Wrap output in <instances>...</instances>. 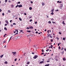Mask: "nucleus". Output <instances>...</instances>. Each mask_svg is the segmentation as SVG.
<instances>
[{"label": "nucleus", "mask_w": 66, "mask_h": 66, "mask_svg": "<svg viewBox=\"0 0 66 66\" xmlns=\"http://www.w3.org/2000/svg\"><path fill=\"white\" fill-rule=\"evenodd\" d=\"M58 46H60V43H58Z\"/></svg>", "instance_id": "obj_48"}, {"label": "nucleus", "mask_w": 66, "mask_h": 66, "mask_svg": "<svg viewBox=\"0 0 66 66\" xmlns=\"http://www.w3.org/2000/svg\"><path fill=\"white\" fill-rule=\"evenodd\" d=\"M12 37H13V36H12L10 38V39H11V38H12Z\"/></svg>", "instance_id": "obj_53"}, {"label": "nucleus", "mask_w": 66, "mask_h": 66, "mask_svg": "<svg viewBox=\"0 0 66 66\" xmlns=\"http://www.w3.org/2000/svg\"><path fill=\"white\" fill-rule=\"evenodd\" d=\"M12 20H11L10 21V22H12Z\"/></svg>", "instance_id": "obj_51"}, {"label": "nucleus", "mask_w": 66, "mask_h": 66, "mask_svg": "<svg viewBox=\"0 0 66 66\" xmlns=\"http://www.w3.org/2000/svg\"><path fill=\"white\" fill-rule=\"evenodd\" d=\"M60 6L61 7H62L63 6V4H60Z\"/></svg>", "instance_id": "obj_14"}, {"label": "nucleus", "mask_w": 66, "mask_h": 66, "mask_svg": "<svg viewBox=\"0 0 66 66\" xmlns=\"http://www.w3.org/2000/svg\"><path fill=\"white\" fill-rule=\"evenodd\" d=\"M63 61H65L66 60V59L65 58H63Z\"/></svg>", "instance_id": "obj_12"}, {"label": "nucleus", "mask_w": 66, "mask_h": 66, "mask_svg": "<svg viewBox=\"0 0 66 66\" xmlns=\"http://www.w3.org/2000/svg\"><path fill=\"white\" fill-rule=\"evenodd\" d=\"M50 37L51 38H52V36H50Z\"/></svg>", "instance_id": "obj_57"}, {"label": "nucleus", "mask_w": 66, "mask_h": 66, "mask_svg": "<svg viewBox=\"0 0 66 66\" xmlns=\"http://www.w3.org/2000/svg\"><path fill=\"white\" fill-rule=\"evenodd\" d=\"M7 24H5V26H7Z\"/></svg>", "instance_id": "obj_42"}, {"label": "nucleus", "mask_w": 66, "mask_h": 66, "mask_svg": "<svg viewBox=\"0 0 66 66\" xmlns=\"http://www.w3.org/2000/svg\"><path fill=\"white\" fill-rule=\"evenodd\" d=\"M4 29L5 30H6V31H7V29H6V27H4Z\"/></svg>", "instance_id": "obj_11"}, {"label": "nucleus", "mask_w": 66, "mask_h": 66, "mask_svg": "<svg viewBox=\"0 0 66 66\" xmlns=\"http://www.w3.org/2000/svg\"><path fill=\"white\" fill-rule=\"evenodd\" d=\"M9 2H11V1H9Z\"/></svg>", "instance_id": "obj_64"}, {"label": "nucleus", "mask_w": 66, "mask_h": 66, "mask_svg": "<svg viewBox=\"0 0 66 66\" xmlns=\"http://www.w3.org/2000/svg\"><path fill=\"white\" fill-rule=\"evenodd\" d=\"M51 48H52V47H53V46L52 45H51Z\"/></svg>", "instance_id": "obj_23"}, {"label": "nucleus", "mask_w": 66, "mask_h": 66, "mask_svg": "<svg viewBox=\"0 0 66 66\" xmlns=\"http://www.w3.org/2000/svg\"><path fill=\"white\" fill-rule=\"evenodd\" d=\"M29 28L30 29H33V27L32 26H30Z\"/></svg>", "instance_id": "obj_6"}, {"label": "nucleus", "mask_w": 66, "mask_h": 66, "mask_svg": "<svg viewBox=\"0 0 66 66\" xmlns=\"http://www.w3.org/2000/svg\"><path fill=\"white\" fill-rule=\"evenodd\" d=\"M15 31H16L17 32H18V30H15Z\"/></svg>", "instance_id": "obj_31"}, {"label": "nucleus", "mask_w": 66, "mask_h": 66, "mask_svg": "<svg viewBox=\"0 0 66 66\" xmlns=\"http://www.w3.org/2000/svg\"><path fill=\"white\" fill-rule=\"evenodd\" d=\"M44 62L42 61H41L40 62V64H42V63H44Z\"/></svg>", "instance_id": "obj_8"}, {"label": "nucleus", "mask_w": 66, "mask_h": 66, "mask_svg": "<svg viewBox=\"0 0 66 66\" xmlns=\"http://www.w3.org/2000/svg\"><path fill=\"white\" fill-rule=\"evenodd\" d=\"M49 66V64H46L45 65V66Z\"/></svg>", "instance_id": "obj_17"}, {"label": "nucleus", "mask_w": 66, "mask_h": 66, "mask_svg": "<svg viewBox=\"0 0 66 66\" xmlns=\"http://www.w3.org/2000/svg\"><path fill=\"white\" fill-rule=\"evenodd\" d=\"M29 63H30V62H28L27 63V64H29Z\"/></svg>", "instance_id": "obj_35"}, {"label": "nucleus", "mask_w": 66, "mask_h": 66, "mask_svg": "<svg viewBox=\"0 0 66 66\" xmlns=\"http://www.w3.org/2000/svg\"><path fill=\"white\" fill-rule=\"evenodd\" d=\"M50 30H48L47 31V33H49V32Z\"/></svg>", "instance_id": "obj_54"}, {"label": "nucleus", "mask_w": 66, "mask_h": 66, "mask_svg": "<svg viewBox=\"0 0 66 66\" xmlns=\"http://www.w3.org/2000/svg\"><path fill=\"white\" fill-rule=\"evenodd\" d=\"M20 2H18V4H20Z\"/></svg>", "instance_id": "obj_45"}, {"label": "nucleus", "mask_w": 66, "mask_h": 66, "mask_svg": "<svg viewBox=\"0 0 66 66\" xmlns=\"http://www.w3.org/2000/svg\"><path fill=\"white\" fill-rule=\"evenodd\" d=\"M64 50H65V51H66V48H64Z\"/></svg>", "instance_id": "obj_60"}, {"label": "nucleus", "mask_w": 66, "mask_h": 66, "mask_svg": "<svg viewBox=\"0 0 66 66\" xmlns=\"http://www.w3.org/2000/svg\"><path fill=\"white\" fill-rule=\"evenodd\" d=\"M37 21H36V22H35V24H37Z\"/></svg>", "instance_id": "obj_44"}, {"label": "nucleus", "mask_w": 66, "mask_h": 66, "mask_svg": "<svg viewBox=\"0 0 66 66\" xmlns=\"http://www.w3.org/2000/svg\"><path fill=\"white\" fill-rule=\"evenodd\" d=\"M8 12H9V13H11V11L10 10H8Z\"/></svg>", "instance_id": "obj_43"}, {"label": "nucleus", "mask_w": 66, "mask_h": 66, "mask_svg": "<svg viewBox=\"0 0 66 66\" xmlns=\"http://www.w3.org/2000/svg\"><path fill=\"white\" fill-rule=\"evenodd\" d=\"M36 34H37V33H38V32L36 31Z\"/></svg>", "instance_id": "obj_56"}, {"label": "nucleus", "mask_w": 66, "mask_h": 66, "mask_svg": "<svg viewBox=\"0 0 66 66\" xmlns=\"http://www.w3.org/2000/svg\"><path fill=\"white\" fill-rule=\"evenodd\" d=\"M32 18V16L29 17V18Z\"/></svg>", "instance_id": "obj_55"}, {"label": "nucleus", "mask_w": 66, "mask_h": 66, "mask_svg": "<svg viewBox=\"0 0 66 66\" xmlns=\"http://www.w3.org/2000/svg\"><path fill=\"white\" fill-rule=\"evenodd\" d=\"M63 40H65V38H63Z\"/></svg>", "instance_id": "obj_25"}, {"label": "nucleus", "mask_w": 66, "mask_h": 66, "mask_svg": "<svg viewBox=\"0 0 66 66\" xmlns=\"http://www.w3.org/2000/svg\"><path fill=\"white\" fill-rule=\"evenodd\" d=\"M24 14L25 15H27V14H26V13H24Z\"/></svg>", "instance_id": "obj_59"}, {"label": "nucleus", "mask_w": 66, "mask_h": 66, "mask_svg": "<svg viewBox=\"0 0 66 66\" xmlns=\"http://www.w3.org/2000/svg\"><path fill=\"white\" fill-rule=\"evenodd\" d=\"M3 55H1L0 56L1 58H2V57H3Z\"/></svg>", "instance_id": "obj_15"}, {"label": "nucleus", "mask_w": 66, "mask_h": 66, "mask_svg": "<svg viewBox=\"0 0 66 66\" xmlns=\"http://www.w3.org/2000/svg\"><path fill=\"white\" fill-rule=\"evenodd\" d=\"M18 6L19 7V5H17L16 6H15V7H17Z\"/></svg>", "instance_id": "obj_39"}, {"label": "nucleus", "mask_w": 66, "mask_h": 66, "mask_svg": "<svg viewBox=\"0 0 66 66\" xmlns=\"http://www.w3.org/2000/svg\"><path fill=\"white\" fill-rule=\"evenodd\" d=\"M42 6H44V5H45V3H44L43 2L42 3Z\"/></svg>", "instance_id": "obj_5"}, {"label": "nucleus", "mask_w": 66, "mask_h": 66, "mask_svg": "<svg viewBox=\"0 0 66 66\" xmlns=\"http://www.w3.org/2000/svg\"><path fill=\"white\" fill-rule=\"evenodd\" d=\"M48 23H50H50H51V22L50 21H49Z\"/></svg>", "instance_id": "obj_21"}, {"label": "nucleus", "mask_w": 66, "mask_h": 66, "mask_svg": "<svg viewBox=\"0 0 66 66\" xmlns=\"http://www.w3.org/2000/svg\"><path fill=\"white\" fill-rule=\"evenodd\" d=\"M30 42H31V39H29Z\"/></svg>", "instance_id": "obj_47"}, {"label": "nucleus", "mask_w": 66, "mask_h": 66, "mask_svg": "<svg viewBox=\"0 0 66 66\" xmlns=\"http://www.w3.org/2000/svg\"><path fill=\"white\" fill-rule=\"evenodd\" d=\"M51 20H54V19L53 18H52L51 19Z\"/></svg>", "instance_id": "obj_33"}, {"label": "nucleus", "mask_w": 66, "mask_h": 66, "mask_svg": "<svg viewBox=\"0 0 66 66\" xmlns=\"http://www.w3.org/2000/svg\"><path fill=\"white\" fill-rule=\"evenodd\" d=\"M20 31H21V32H22L23 30H20Z\"/></svg>", "instance_id": "obj_52"}, {"label": "nucleus", "mask_w": 66, "mask_h": 66, "mask_svg": "<svg viewBox=\"0 0 66 66\" xmlns=\"http://www.w3.org/2000/svg\"><path fill=\"white\" fill-rule=\"evenodd\" d=\"M13 25H16V23H13Z\"/></svg>", "instance_id": "obj_41"}, {"label": "nucleus", "mask_w": 66, "mask_h": 66, "mask_svg": "<svg viewBox=\"0 0 66 66\" xmlns=\"http://www.w3.org/2000/svg\"><path fill=\"white\" fill-rule=\"evenodd\" d=\"M59 34H62V33H61V32H59Z\"/></svg>", "instance_id": "obj_29"}, {"label": "nucleus", "mask_w": 66, "mask_h": 66, "mask_svg": "<svg viewBox=\"0 0 66 66\" xmlns=\"http://www.w3.org/2000/svg\"><path fill=\"white\" fill-rule=\"evenodd\" d=\"M51 42H53V40L52 39H51Z\"/></svg>", "instance_id": "obj_37"}, {"label": "nucleus", "mask_w": 66, "mask_h": 66, "mask_svg": "<svg viewBox=\"0 0 66 66\" xmlns=\"http://www.w3.org/2000/svg\"><path fill=\"white\" fill-rule=\"evenodd\" d=\"M6 42V40H5V41L4 42V43H5Z\"/></svg>", "instance_id": "obj_28"}, {"label": "nucleus", "mask_w": 66, "mask_h": 66, "mask_svg": "<svg viewBox=\"0 0 66 66\" xmlns=\"http://www.w3.org/2000/svg\"><path fill=\"white\" fill-rule=\"evenodd\" d=\"M54 9H53L52 10H51V12H54Z\"/></svg>", "instance_id": "obj_16"}, {"label": "nucleus", "mask_w": 66, "mask_h": 66, "mask_svg": "<svg viewBox=\"0 0 66 66\" xmlns=\"http://www.w3.org/2000/svg\"><path fill=\"white\" fill-rule=\"evenodd\" d=\"M31 3H33V2L31 1Z\"/></svg>", "instance_id": "obj_62"}, {"label": "nucleus", "mask_w": 66, "mask_h": 66, "mask_svg": "<svg viewBox=\"0 0 66 66\" xmlns=\"http://www.w3.org/2000/svg\"><path fill=\"white\" fill-rule=\"evenodd\" d=\"M5 22L7 23V24H8L9 22H8V21H7V20H5Z\"/></svg>", "instance_id": "obj_7"}, {"label": "nucleus", "mask_w": 66, "mask_h": 66, "mask_svg": "<svg viewBox=\"0 0 66 66\" xmlns=\"http://www.w3.org/2000/svg\"><path fill=\"white\" fill-rule=\"evenodd\" d=\"M62 23H63V24H64V25H65V23H64V21H63Z\"/></svg>", "instance_id": "obj_13"}, {"label": "nucleus", "mask_w": 66, "mask_h": 66, "mask_svg": "<svg viewBox=\"0 0 66 66\" xmlns=\"http://www.w3.org/2000/svg\"><path fill=\"white\" fill-rule=\"evenodd\" d=\"M12 53H13V55H15V54H16V52H12Z\"/></svg>", "instance_id": "obj_3"}, {"label": "nucleus", "mask_w": 66, "mask_h": 66, "mask_svg": "<svg viewBox=\"0 0 66 66\" xmlns=\"http://www.w3.org/2000/svg\"><path fill=\"white\" fill-rule=\"evenodd\" d=\"M29 9L30 10H32V8L31 7H29Z\"/></svg>", "instance_id": "obj_9"}, {"label": "nucleus", "mask_w": 66, "mask_h": 66, "mask_svg": "<svg viewBox=\"0 0 66 66\" xmlns=\"http://www.w3.org/2000/svg\"><path fill=\"white\" fill-rule=\"evenodd\" d=\"M55 60L56 61H58V60H57V59H55Z\"/></svg>", "instance_id": "obj_46"}, {"label": "nucleus", "mask_w": 66, "mask_h": 66, "mask_svg": "<svg viewBox=\"0 0 66 66\" xmlns=\"http://www.w3.org/2000/svg\"><path fill=\"white\" fill-rule=\"evenodd\" d=\"M5 64H8V62H7V61H6L4 62Z\"/></svg>", "instance_id": "obj_10"}, {"label": "nucleus", "mask_w": 66, "mask_h": 66, "mask_svg": "<svg viewBox=\"0 0 66 66\" xmlns=\"http://www.w3.org/2000/svg\"><path fill=\"white\" fill-rule=\"evenodd\" d=\"M27 29H29V27H28L27 28H26Z\"/></svg>", "instance_id": "obj_58"}, {"label": "nucleus", "mask_w": 66, "mask_h": 66, "mask_svg": "<svg viewBox=\"0 0 66 66\" xmlns=\"http://www.w3.org/2000/svg\"><path fill=\"white\" fill-rule=\"evenodd\" d=\"M44 54V53H41V55H42V54Z\"/></svg>", "instance_id": "obj_36"}, {"label": "nucleus", "mask_w": 66, "mask_h": 66, "mask_svg": "<svg viewBox=\"0 0 66 66\" xmlns=\"http://www.w3.org/2000/svg\"><path fill=\"white\" fill-rule=\"evenodd\" d=\"M2 15L3 16H4V13H2Z\"/></svg>", "instance_id": "obj_32"}, {"label": "nucleus", "mask_w": 66, "mask_h": 66, "mask_svg": "<svg viewBox=\"0 0 66 66\" xmlns=\"http://www.w3.org/2000/svg\"><path fill=\"white\" fill-rule=\"evenodd\" d=\"M19 20H20V21H21V20H22L20 18H19Z\"/></svg>", "instance_id": "obj_22"}, {"label": "nucleus", "mask_w": 66, "mask_h": 66, "mask_svg": "<svg viewBox=\"0 0 66 66\" xmlns=\"http://www.w3.org/2000/svg\"><path fill=\"white\" fill-rule=\"evenodd\" d=\"M27 32H29V33H30L31 32V31H29V30H27Z\"/></svg>", "instance_id": "obj_18"}, {"label": "nucleus", "mask_w": 66, "mask_h": 66, "mask_svg": "<svg viewBox=\"0 0 66 66\" xmlns=\"http://www.w3.org/2000/svg\"><path fill=\"white\" fill-rule=\"evenodd\" d=\"M51 15H53L54 14V13H53V12H52V13H51Z\"/></svg>", "instance_id": "obj_19"}, {"label": "nucleus", "mask_w": 66, "mask_h": 66, "mask_svg": "<svg viewBox=\"0 0 66 66\" xmlns=\"http://www.w3.org/2000/svg\"><path fill=\"white\" fill-rule=\"evenodd\" d=\"M42 52H44V51L43 50V49H42Z\"/></svg>", "instance_id": "obj_50"}, {"label": "nucleus", "mask_w": 66, "mask_h": 66, "mask_svg": "<svg viewBox=\"0 0 66 66\" xmlns=\"http://www.w3.org/2000/svg\"><path fill=\"white\" fill-rule=\"evenodd\" d=\"M38 57V56L37 55H35V56L34 57V59H36Z\"/></svg>", "instance_id": "obj_1"}, {"label": "nucleus", "mask_w": 66, "mask_h": 66, "mask_svg": "<svg viewBox=\"0 0 66 66\" xmlns=\"http://www.w3.org/2000/svg\"><path fill=\"white\" fill-rule=\"evenodd\" d=\"M6 35H7V34H5V35H4V37H5V36Z\"/></svg>", "instance_id": "obj_27"}, {"label": "nucleus", "mask_w": 66, "mask_h": 66, "mask_svg": "<svg viewBox=\"0 0 66 66\" xmlns=\"http://www.w3.org/2000/svg\"><path fill=\"white\" fill-rule=\"evenodd\" d=\"M64 51H63L61 53V54H63V53H64Z\"/></svg>", "instance_id": "obj_26"}, {"label": "nucleus", "mask_w": 66, "mask_h": 66, "mask_svg": "<svg viewBox=\"0 0 66 66\" xmlns=\"http://www.w3.org/2000/svg\"><path fill=\"white\" fill-rule=\"evenodd\" d=\"M59 50L61 49V48H60V46H59Z\"/></svg>", "instance_id": "obj_30"}, {"label": "nucleus", "mask_w": 66, "mask_h": 66, "mask_svg": "<svg viewBox=\"0 0 66 66\" xmlns=\"http://www.w3.org/2000/svg\"><path fill=\"white\" fill-rule=\"evenodd\" d=\"M63 49H64V47H62V49H61V50H63Z\"/></svg>", "instance_id": "obj_20"}, {"label": "nucleus", "mask_w": 66, "mask_h": 66, "mask_svg": "<svg viewBox=\"0 0 66 66\" xmlns=\"http://www.w3.org/2000/svg\"><path fill=\"white\" fill-rule=\"evenodd\" d=\"M14 61H17V59L16 58L14 60Z\"/></svg>", "instance_id": "obj_38"}, {"label": "nucleus", "mask_w": 66, "mask_h": 66, "mask_svg": "<svg viewBox=\"0 0 66 66\" xmlns=\"http://www.w3.org/2000/svg\"><path fill=\"white\" fill-rule=\"evenodd\" d=\"M32 54H34V53H33V52H32Z\"/></svg>", "instance_id": "obj_61"}, {"label": "nucleus", "mask_w": 66, "mask_h": 66, "mask_svg": "<svg viewBox=\"0 0 66 66\" xmlns=\"http://www.w3.org/2000/svg\"><path fill=\"white\" fill-rule=\"evenodd\" d=\"M29 21L30 22H31V21H32V19L30 20Z\"/></svg>", "instance_id": "obj_34"}, {"label": "nucleus", "mask_w": 66, "mask_h": 66, "mask_svg": "<svg viewBox=\"0 0 66 66\" xmlns=\"http://www.w3.org/2000/svg\"><path fill=\"white\" fill-rule=\"evenodd\" d=\"M2 11V10L1 9H0V12H1Z\"/></svg>", "instance_id": "obj_40"}, {"label": "nucleus", "mask_w": 66, "mask_h": 66, "mask_svg": "<svg viewBox=\"0 0 66 66\" xmlns=\"http://www.w3.org/2000/svg\"><path fill=\"white\" fill-rule=\"evenodd\" d=\"M22 6V5H19V7H21Z\"/></svg>", "instance_id": "obj_4"}, {"label": "nucleus", "mask_w": 66, "mask_h": 66, "mask_svg": "<svg viewBox=\"0 0 66 66\" xmlns=\"http://www.w3.org/2000/svg\"><path fill=\"white\" fill-rule=\"evenodd\" d=\"M7 0H5V3H6V2H7Z\"/></svg>", "instance_id": "obj_24"}, {"label": "nucleus", "mask_w": 66, "mask_h": 66, "mask_svg": "<svg viewBox=\"0 0 66 66\" xmlns=\"http://www.w3.org/2000/svg\"><path fill=\"white\" fill-rule=\"evenodd\" d=\"M11 6V8L13 9V7H14V5L13 4H12Z\"/></svg>", "instance_id": "obj_2"}, {"label": "nucleus", "mask_w": 66, "mask_h": 66, "mask_svg": "<svg viewBox=\"0 0 66 66\" xmlns=\"http://www.w3.org/2000/svg\"><path fill=\"white\" fill-rule=\"evenodd\" d=\"M52 23H55V22H53V21L52 22Z\"/></svg>", "instance_id": "obj_49"}, {"label": "nucleus", "mask_w": 66, "mask_h": 66, "mask_svg": "<svg viewBox=\"0 0 66 66\" xmlns=\"http://www.w3.org/2000/svg\"><path fill=\"white\" fill-rule=\"evenodd\" d=\"M59 3H62V1H60V2H59Z\"/></svg>", "instance_id": "obj_63"}]
</instances>
